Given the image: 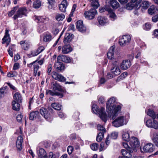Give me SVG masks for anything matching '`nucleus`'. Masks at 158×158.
<instances>
[{"label": "nucleus", "mask_w": 158, "mask_h": 158, "mask_svg": "<svg viewBox=\"0 0 158 158\" xmlns=\"http://www.w3.org/2000/svg\"><path fill=\"white\" fill-rule=\"evenodd\" d=\"M138 0H131L130 2L127 4L126 8L128 10H132L134 8L136 9L139 8L140 7V3L137 2Z\"/></svg>", "instance_id": "nucleus-5"}, {"label": "nucleus", "mask_w": 158, "mask_h": 158, "mask_svg": "<svg viewBox=\"0 0 158 158\" xmlns=\"http://www.w3.org/2000/svg\"><path fill=\"white\" fill-rule=\"evenodd\" d=\"M104 132L99 133L96 138V140L97 142H100L102 141L104 136Z\"/></svg>", "instance_id": "nucleus-40"}, {"label": "nucleus", "mask_w": 158, "mask_h": 158, "mask_svg": "<svg viewBox=\"0 0 158 158\" xmlns=\"http://www.w3.org/2000/svg\"><path fill=\"white\" fill-rule=\"evenodd\" d=\"M127 74L128 73L127 72H126L123 73L120 76L118 77L116 81H119L120 80H123L127 76Z\"/></svg>", "instance_id": "nucleus-45"}, {"label": "nucleus", "mask_w": 158, "mask_h": 158, "mask_svg": "<svg viewBox=\"0 0 158 158\" xmlns=\"http://www.w3.org/2000/svg\"><path fill=\"white\" fill-rule=\"evenodd\" d=\"M33 66L34 67V75L35 76H36L37 75L38 70L39 68V66L37 64H34Z\"/></svg>", "instance_id": "nucleus-53"}, {"label": "nucleus", "mask_w": 158, "mask_h": 158, "mask_svg": "<svg viewBox=\"0 0 158 158\" xmlns=\"http://www.w3.org/2000/svg\"><path fill=\"white\" fill-rule=\"evenodd\" d=\"M73 35L72 34L67 33L65 35L64 40V42L65 44L70 43L73 38Z\"/></svg>", "instance_id": "nucleus-24"}, {"label": "nucleus", "mask_w": 158, "mask_h": 158, "mask_svg": "<svg viewBox=\"0 0 158 158\" xmlns=\"http://www.w3.org/2000/svg\"><path fill=\"white\" fill-rule=\"evenodd\" d=\"M52 71V65L49 64L48 67V75H50Z\"/></svg>", "instance_id": "nucleus-62"}, {"label": "nucleus", "mask_w": 158, "mask_h": 158, "mask_svg": "<svg viewBox=\"0 0 158 158\" xmlns=\"http://www.w3.org/2000/svg\"><path fill=\"white\" fill-rule=\"evenodd\" d=\"M118 136V133L117 132H112L111 134V138L113 139H117Z\"/></svg>", "instance_id": "nucleus-54"}, {"label": "nucleus", "mask_w": 158, "mask_h": 158, "mask_svg": "<svg viewBox=\"0 0 158 158\" xmlns=\"http://www.w3.org/2000/svg\"><path fill=\"white\" fill-rule=\"evenodd\" d=\"M23 143V139L22 136H19L18 137L16 142V146L18 151H21L22 148V144Z\"/></svg>", "instance_id": "nucleus-20"}, {"label": "nucleus", "mask_w": 158, "mask_h": 158, "mask_svg": "<svg viewBox=\"0 0 158 158\" xmlns=\"http://www.w3.org/2000/svg\"><path fill=\"white\" fill-rule=\"evenodd\" d=\"M73 150V147L71 146H69L68 147L67 152L69 155L72 154Z\"/></svg>", "instance_id": "nucleus-55"}, {"label": "nucleus", "mask_w": 158, "mask_h": 158, "mask_svg": "<svg viewBox=\"0 0 158 158\" xmlns=\"http://www.w3.org/2000/svg\"><path fill=\"white\" fill-rule=\"evenodd\" d=\"M152 139L155 145L158 147V133L153 134Z\"/></svg>", "instance_id": "nucleus-33"}, {"label": "nucleus", "mask_w": 158, "mask_h": 158, "mask_svg": "<svg viewBox=\"0 0 158 158\" xmlns=\"http://www.w3.org/2000/svg\"><path fill=\"white\" fill-rule=\"evenodd\" d=\"M22 48L24 50H27L29 47L30 43L26 40L21 41L20 42Z\"/></svg>", "instance_id": "nucleus-25"}, {"label": "nucleus", "mask_w": 158, "mask_h": 158, "mask_svg": "<svg viewBox=\"0 0 158 158\" xmlns=\"http://www.w3.org/2000/svg\"><path fill=\"white\" fill-rule=\"evenodd\" d=\"M116 100V98H111L106 104V109L108 113V117L112 119H114L118 115L121 109L120 106H116L115 104Z\"/></svg>", "instance_id": "nucleus-1"}, {"label": "nucleus", "mask_w": 158, "mask_h": 158, "mask_svg": "<svg viewBox=\"0 0 158 158\" xmlns=\"http://www.w3.org/2000/svg\"><path fill=\"white\" fill-rule=\"evenodd\" d=\"M59 32V30L56 28L53 27L52 28V32L55 35H57Z\"/></svg>", "instance_id": "nucleus-56"}, {"label": "nucleus", "mask_w": 158, "mask_h": 158, "mask_svg": "<svg viewBox=\"0 0 158 158\" xmlns=\"http://www.w3.org/2000/svg\"><path fill=\"white\" fill-rule=\"evenodd\" d=\"M115 46L113 45L110 48L108 52L107 53L108 58L110 59H112L114 57V52Z\"/></svg>", "instance_id": "nucleus-26"}, {"label": "nucleus", "mask_w": 158, "mask_h": 158, "mask_svg": "<svg viewBox=\"0 0 158 158\" xmlns=\"http://www.w3.org/2000/svg\"><path fill=\"white\" fill-rule=\"evenodd\" d=\"M58 61H62L66 63H69L71 61V59L68 56L65 55H60L57 57Z\"/></svg>", "instance_id": "nucleus-19"}, {"label": "nucleus", "mask_w": 158, "mask_h": 158, "mask_svg": "<svg viewBox=\"0 0 158 158\" xmlns=\"http://www.w3.org/2000/svg\"><path fill=\"white\" fill-rule=\"evenodd\" d=\"M51 106L54 109L57 110H60L61 109V106L58 103H54L51 104Z\"/></svg>", "instance_id": "nucleus-47"}, {"label": "nucleus", "mask_w": 158, "mask_h": 158, "mask_svg": "<svg viewBox=\"0 0 158 158\" xmlns=\"http://www.w3.org/2000/svg\"><path fill=\"white\" fill-rule=\"evenodd\" d=\"M131 63L129 60H123L121 64L120 67L122 69L126 70L131 65Z\"/></svg>", "instance_id": "nucleus-17"}, {"label": "nucleus", "mask_w": 158, "mask_h": 158, "mask_svg": "<svg viewBox=\"0 0 158 158\" xmlns=\"http://www.w3.org/2000/svg\"><path fill=\"white\" fill-rule=\"evenodd\" d=\"M44 47L43 46L39 47L35 52V53L33 54V56H36L39 53L42 52L44 49Z\"/></svg>", "instance_id": "nucleus-38"}, {"label": "nucleus", "mask_w": 158, "mask_h": 158, "mask_svg": "<svg viewBox=\"0 0 158 158\" xmlns=\"http://www.w3.org/2000/svg\"><path fill=\"white\" fill-rule=\"evenodd\" d=\"M51 88L53 90H58L61 92H64V90L62 89L61 86L56 82L51 83Z\"/></svg>", "instance_id": "nucleus-16"}, {"label": "nucleus", "mask_w": 158, "mask_h": 158, "mask_svg": "<svg viewBox=\"0 0 158 158\" xmlns=\"http://www.w3.org/2000/svg\"><path fill=\"white\" fill-rule=\"evenodd\" d=\"M99 145L97 143H94L91 144L90 147L91 149L93 151H96L97 150Z\"/></svg>", "instance_id": "nucleus-50"}, {"label": "nucleus", "mask_w": 158, "mask_h": 158, "mask_svg": "<svg viewBox=\"0 0 158 158\" xmlns=\"http://www.w3.org/2000/svg\"><path fill=\"white\" fill-rule=\"evenodd\" d=\"M152 123V120L151 119H148L146 122V126L152 128L156 129H158V122L155 119H153L152 125L151 123Z\"/></svg>", "instance_id": "nucleus-13"}, {"label": "nucleus", "mask_w": 158, "mask_h": 158, "mask_svg": "<svg viewBox=\"0 0 158 158\" xmlns=\"http://www.w3.org/2000/svg\"><path fill=\"white\" fill-rule=\"evenodd\" d=\"M99 0H94L91 3L92 6L94 8V9L97 8L100 6L98 2Z\"/></svg>", "instance_id": "nucleus-46"}, {"label": "nucleus", "mask_w": 158, "mask_h": 158, "mask_svg": "<svg viewBox=\"0 0 158 158\" xmlns=\"http://www.w3.org/2000/svg\"><path fill=\"white\" fill-rule=\"evenodd\" d=\"M14 101H16L18 102L21 103L22 102V97L21 94L19 93H16L13 96Z\"/></svg>", "instance_id": "nucleus-31"}, {"label": "nucleus", "mask_w": 158, "mask_h": 158, "mask_svg": "<svg viewBox=\"0 0 158 158\" xmlns=\"http://www.w3.org/2000/svg\"><path fill=\"white\" fill-rule=\"evenodd\" d=\"M123 139L126 141H129L130 139V135L128 132H123L122 135Z\"/></svg>", "instance_id": "nucleus-35"}, {"label": "nucleus", "mask_w": 158, "mask_h": 158, "mask_svg": "<svg viewBox=\"0 0 158 158\" xmlns=\"http://www.w3.org/2000/svg\"><path fill=\"white\" fill-rule=\"evenodd\" d=\"M46 94H50L51 96H54L55 95L59 96L60 98H61L63 97V94L57 92H54L51 90H47L46 92Z\"/></svg>", "instance_id": "nucleus-27"}, {"label": "nucleus", "mask_w": 158, "mask_h": 158, "mask_svg": "<svg viewBox=\"0 0 158 158\" xmlns=\"http://www.w3.org/2000/svg\"><path fill=\"white\" fill-rule=\"evenodd\" d=\"M156 11V8L153 5L151 6L148 10V13L151 15L155 14Z\"/></svg>", "instance_id": "nucleus-37"}, {"label": "nucleus", "mask_w": 158, "mask_h": 158, "mask_svg": "<svg viewBox=\"0 0 158 158\" xmlns=\"http://www.w3.org/2000/svg\"><path fill=\"white\" fill-rule=\"evenodd\" d=\"M40 113L47 120L49 121L51 118L50 113L48 112L47 110L44 108H42L40 110Z\"/></svg>", "instance_id": "nucleus-15"}, {"label": "nucleus", "mask_w": 158, "mask_h": 158, "mask_svg": "<svg viewBox=\"0 0 158 158\" xmlns=\"http://www.w3.org/2000/svg\"><path fill=\"white\" fill-rule=\"evenodd\" d=\"M143 151L146 153H151L153 152L155 149V146L153 144L149 143L145 144L143 148Z\"/></svg>", "instance_id": "nucleus-10"}, {"label": "nucleus", "mask_w": 158, "mask_h": 158, "mask_svg": "<svg viewBox=\"0 0 158 158\" xmlns=\"http://www.w3.org/2000/svg\"><path fill=\"white\" fill-rule=\"evenodd\" d=\"M28 13V10L26 7H20L16 11L13 18L15 20L19 18H22L23 16H26Z\"/></svg>", "instance_id": "nucleus-4"}, {"label": "nucleus", "mask_w": 158, "mask_h": 158, "mask_svg": "<svg viewBox=\"0 0 158 158\" xmlns=\"http://www.w3.org/2000/svg\"><path fill=\"white\" fill-rule=\"evenodd\" d=\"M41 5V2L40 1L36 0L34 2L33 4V7L35 9L39 8Z\"/></svg>", "instance_id": "nucleus-34"}, {"label": "nucleus", "mask_w": 158, "mask_h": 158, "mask_svg": "<svg viewBox=\"0 0 158 158\" xmlns=\"http://www.w3.org/2000/svg\"><path fill=\"white\" fill-rule=\"evenodd\" d=\"M55 18L58 21H62L65 18V15L62 14H57Z\"/></svg>", "instance_id": "nucleus-39"}, {"label": "nucleus", "mask_w": 158, "mask_h": 158, "mask_svg": "<svg viewBox=\"0 0 158 158\" xmlns=\"http://www.w3.org/2000/svg\"><path fill=\"white\" fill-rule=\"evenodd\" d=\"M77 7V5L76 4H74L73 6V7L71 10V11L70 14V16H72L73 15V12H74L76 7Z\"/></svg>", "instance_id": "nucleus-58"}, {"label": "nucleus", "mask_w": 158, "mask_h": 158, "mask_svg": "<svg viewBox=\"0 0 158 158\" xmlns=\"http://www.w3.org/2000/svg\"><path fill=\"white\" fill-rule=\"evenodd\" d=\"M110 71L112 73L116 76L119 75L121 73L119 68L116 66L112 67L110 69Z\"/></svg>", "instance_id": "nucleus-28"}, {"label": "nucleus", "mask_w": 158, "mask_h": 158, "mask_svg": "<svg viewBox=\"0 0 158 158\" xmlns=\"http://www.w3.org/2000/svg\"><path fill=\"white\" fill-rule=\"evenodd\" d=\"M62 51L63 54H67L72 51V48L69 44H65L62 48Z\"/></svg>", "instance_id": "nucleus-22"}, {"label": "nucleus", "mask_w": 158, "mask_h": 158, "mask_svg": "<svg viewBox=\"0 0 158 158\" xmlns=\"http://www.w3.org/2000/svg\"><path fill=\"white\" fill-rule=\"evenodd\" d=\"M7 76L9 77H13L15 76V74L13 73L10 72L7 73Z\"/></svg>", "instance_id": "nucleus-63"}, {"label": "nucleus", "mask_w": 158, "mask_h": 158, "mask_svg": "<svg viewBox=\"0 0 158 158\" xmlns=\"http://www.w3.org/2000/svg\"><path fill=\"white\" fill-rule=\"evenodd\" d=\"M131 37L130 35H126L123 36L122 38L119 40V43L121 46H124L128 44L130 42Z\"/></svg>", "instance_id": "nucleus-8"}, {"label": "nucleus", "mask_w": 158, "mask_h": 158, "mask_svg": "<svg viewBox=\"0 0 158 158\" xmlns=\"http://www.w3.org/2000/svg\"><path fill=\"white\" fill-rule=\"evenodd\" d=\"M18 102H16V101H14L12 102V108L14 110L16 111H19L20 109V105Z\"/></svg>", "instance_id": "nucleus-30"}, {"label": "nucleus", "mask_w": 158, "mask_h": 158, "mask_svg": "<svg viewBox=\"0 0 158 158\" xmlns=\"http://www.w3.org/2000/svg\"><path fill=\"white\" fill-rule=\"evenodd\" d=\"M97 13L96 9H91L89 10L85 11L84 13V15L86 18L90 20L93 19Z\"/></svg>", "instance_id": "nucleus-6"}, {"label": "nucleus", "mask_w": 158, "mask_h": 158, "mask_svg": "<svg viewBox=\"0 0 158 158\" xmlns=\"http://www.w3.org/2000/svg\"><path fill=\"white\" fill-rule=\"evenodd\" d=\"M98 130L102 131V132L105 133L106 130L105 128L101 125L99 124L98 125Z\"/></svg>", "instance_id": "nucleus-51"}, {"label": "nucleus", "mask_w": 158, "mask_h": 158, "mask_svg": "<svg viewBox=\"0 0 158 158\" xmlns=\"http://www.w3.org/2000/svg\"><path fill=\"white\" fill-rule=\"evenodd\" d=\"M140 4V6H141L143 9H147L149 5L148 2L146 1H143L141 5Z\"/></svg>", "instance_id": "nucleus-41"}, {"label": "nucleus", "mask_w": 158, "mask_h": 158, "mask_svg": "<svg viewBox=\"0 0 158 158\" xmlns=\"http://www.w3.org/2000/svg\"><path fill=\"white\" fill-rule=\"evenodd\" d=\"M143 29L146 30H149L151 28V25L148 23H145V25L143 27Z\"/></svg>", "instance_id": "nucleus-52"}, {"label": "nucleus", "mask_w": 158, "mask_h": 158, "mask_svg": "<svg viewBox=\"0 0 158 158\" xmlns=\"http://www.w3.org/2000/svg\"><path fill=\"white\" fill-rule=\"evenodd\" d=\"M110 10L109 9L105 8L104 7H101L99 9V11L100 12H104L106 11H107L109 12Z\"/></svg>", "instance_id": "nucleus-61"}, {"label": "nucleus", "mask_w": 158, "mask_h": 158, "mask_svg": "<svg viewBox=\"0 0 158 158\" xmlns=\"http://www.w3.org/2000/svg\"><path fill=\"white\" fill-rule=\"evenodd\" d=\"M35 20H37L38 23H41L38 28V31L39 32H42L45 30V24H46L48 21V18L40 16H36Z\"/></svg>", "instance_id": "nucleus-3"}, {"label": "nucleus", "mask_w": 158, "mask_h": 158, "mask_svg": "<svg viewBox=\"0 0 158 158\" xmlns=\"http://www.w3.org/2000/svg\"><path fill=\"white\" fill-rule=\"evenodd\" d=\"M19 67V64L18 63H15L14 64L13 69L14 70H16L18 69Z\"/></svg>", "instance_id": "nucleus-60"}, {"label": "nucleus", "mask_w": 158, "mask_h": 158, "mask_svg": "<svg viewBox=\"0 0 158 158\" xmlns=\"http://www.w3.org/2000/svg\"><path fill=\"white\" fill-rule=\"evenodd\" d=\"M52 39V36L51 34H47L44 36L43 40L45 42H49Z\"/></svg>", "instance_id": "nucleus-44"}, {"label": "nucleus", "mask_w": 158, "mask_h": 158, "mask_svg": "<svg viewBox=\"0 0 158 158\" xmlns=\"http://www.w3.org/2000/svg\"><path fill=\"white\" fill-rule=\"evenodd\" d=\"M123 144L124 147L129 152L131 153L133 152V149L129 146L128 144L126 143H123Z\"/></svg>", "instance_id": "nucleus-48"}, {"label": "nucleus", "mask_w": 158, "mask_h": 158, "mask_svg": "<svg viewBox=\"0 0 158 158\" xmlns=\"http://www.w3.org/2000/svg\"><path fill=\"white\" fill-rule=\"evenodd\" d=\"M92 110L95 113L99 114V116L102 120L106 123L107 121V116L105 111V109L101 107L100 110L98 109V106L95 104H93L92 106Z\"/></svg>", "instance_id": "nucleus-2"}, {"label": "nucleus", "mask_w": 158, "mask_h": 158, "mask_svg": "<svg viewBox=\"0 0 158 158\" xmlns=\"http://www.w3.org/2000/svg\"><path fill=\"white\" fill-rule=\"evenodd\" d=\"M152 21L154 22H156L158 21V14L153 16L152 18Z\"/></svg>", "instance_id": "nucleus-59"}, {"label": "nucleus", "mask_w": 158, "mask_h": 158, "mask_svg": "<svg viewBox=\"0 0 158 158\" xmlns=\"http://www.w3.org/2000/svg\"><path fill=\"white\" fill-rule=\"evenodd\" d=\"M18 7L17 6H15L11 10L9 11L8 13V15L9 17H11L13 15H14L15 12L17 11Z\"/></svg>", "instance_id": "nucleus-42"}, {"label": "nucleus", "mask_w": 158, "mask_h": 158, "mask_svg": "<svg viewBox=\"0 0 158 158\" xmlns=\"http://www.w3.org/2000/svg\"><path fill=\"white\" fill-rule=\"evenodd\" d=\"M48 158H57L55 154H54L52 152H50L48 154Z\"/></svg>", "instance_id": "nucleus-57"}, {"label": "nucleus", "mask_w": 158, "mask_h": 158, "mask_svg": "<svg viewBox=\"0 0 158 158\" xmlns=\"http://www.w3.org/2000/svg\"><path fill=\"white\" fill-rule=\"evenodd\" d=\"M76 28L78 31L81 32H84L86 31V27L83 24V21L79 20L76 23Z\"/></svg>", "instance_id": "nucleus-12"}, {"label": "nucleus", "mask_w": 158, "mask_h": 158, "mask_svg": "<svg viewBox=\"0 0 158 158\" xmlns=\"http://www.w3.org/2000/svg\"><path fill=\"white\" fill-rule=\"evenodd\" d=\"M39 112L38 111H35L31 113L29 115V119L31 120H33L36 115L38 114Z\"/></svg>", "instance_id": "nucleus-43"}, {"label": "nucleus", "mask_w": 158, "mask_h": 158, "mask_svg": "<svg viewBox=\"0 0 158 158\" xmlns=\"http://www.w3.org/2000/svg\"><path fill=\"white\" fill-rule=\"evenodd\" d=\"M124 118L123 116H120L116 118L112 122V125L115 127H118L124 125Z\"/></svg>", "instance_id": "nucleus-9"}, {"label": "nucleus", "mask_w": 158, "mask_h": 158, "mask_svg": "<svg viewBox=\"0 0 158 158\" xmlns=\"http://www.w3.org/2000/svg\"><path fill=\"white\" fill-rule=\"evenodd\" d=\"M54 68L57 71L61 72L64 70L65 67L64 64L62 62H60L59 61L57 60V61L55 63Z\"/></svg>", "instance_id": "nucleus-14"}, {"label": "nucleus", "mask_w": 158, "mask_h": 158, "mask_svg": "<svg viewBox=\"0 0 158 158\" xmlns=\"http://www.w3.org/2000/svg\"><path fill=\"white\" fill-rule=\"evenodd\" d=\"M52 77L55 80L60 81L64 82L66 80L65 78L63 76L55 71L52 72Z\"/></svg>", "instance_id": "nucleus-11"}, {"label": "nucleus", "mask_w": 158, "mask_h": 158, "mask_svg": "<svg viewBox=\"0 0 158 158\" xmlns=\"http://www.w3.org/2000/svg\"><path fill=\"white\" fill-rule=\"evenodd\" d=\"M110 3L114 9H116L119 6V4L116 0H111Z\"/></svg>", "instance_id": "nucleus-32"}, {"label": "nucleus", "mask_w": 158, "mask_h": 158, "mask_svg": "<svg viewBox=\"0 0 158 158\" xmlns=\"http://www.w3.org/2000/svg\"><path fill=\"white\" fill-rule=\"evenodd\" d=\"M67 5V2L66 0L62 1L59 6V9L60 11L63 12H65Z\"/></svg>", "instance_id": "nucleus-21"}, {"label": "nucleus", "mask_w": 158, "mask_h": 158, "mask_svg": "<svg viewBox=\"0 0 158 158\" xmlns=\"http://www.w3.org/2000/svg\"><path fill=\"white\" fill-rule=\"evenodd\" d=\"M47 3L49 5L48 6V8H52V7L54 6V5L56 3V2L55 0H47Z\"/></svg>", "instance_id": "nucleus-49"}, {"label": "nucleus", "mask_w": 158, "mask_h": 158, "mask_svg": "<svg viewBox=\"0 0 158 158\" xmlns=\"http://www.w3.org/2000/svg\"><path fill=\"white\" fill-rule=\"evenodd\" d=\"M147 114L149 116L152 117L153 119H155L157 117L154 112L152 110H148Z\"/></svg>", "instance_id": "nucleus-36"}, {"label": "nucleus", "mask_w": 158, "mask_h": 158, "mask_svg": "<svg viewBox=\"0 0 158 158\" xmlns=\"http://www.w3.org/2000/svg\"><path fill=\"white\" fill-rule=\"evenodd\" d=\"M2 44H4L5 43H6L7 44L6 47H7L9 44L10 41V39L8 33V31L7 30H6L5 34L2 39Z\"/></svg>", "instance_id": "nucleus-18"}, {"label": "nucleus", "mask_w": 158, "mask_h": 158, "mask_svg": "<svg viewBox=\"0 0 158 158\" xmlns=\"http://www.w3.org/2000/svg\"><path fill=\"white\" fill-rule=\"evenodd\" d=\"M129 144L133 151L139 146V141L138 139L134 137H131L129 140Z\"/></svg>", "instance_id": "nucleus-7"}, {"label": "nucleus", "mask_w": 158, "mask_h": 158, "mask_svg": "<svg viewBox=\"0 0 158 158\" xmlns=\"http://www.w3.org/2000/svg\"><path fill=\"white\" fill-rule=\"evenodd\" d=\"M37 154L39 158H48L46 151L43 148H40Z\"/></svg>", "instance_id": "nucleus-23"}, {"label": "nucleus", "mask_w": 158, "mask_h": 158, "mask_svg": "<svg viewBox=\"0 0 158 158\" xmlns=\"http://www.w3.org/2000/svg\"><path fill=\"white\" fill-rule=\"evenodd\" d=\"M22 119V116L21 114H19L16 117V119L19 122H20Z\"/></svg>", "instance_id": "nucleus-64"}, {"label": "nucleus", "mask_w": 158, "mask_h": 158, "mask_svg": "<svg viewBox=\"0 0 158 158\" xmlns=\"http://www.w3.org/2000/svg\"><path fill=\"white\" fill-rule=\"evenodd\" d=\"M98 19L99 24L102 25H104L107 21V18L104 16H99Z\"/></svg>", "instance_id": "nucleus-29"}]
</instances>
